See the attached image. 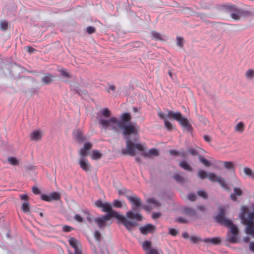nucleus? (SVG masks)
Listing matches in <instances>:
<instances>
[{
  "mask_svg": "<svg viewBox=\"0 0 254 254\" xmlns=\"http://www.w3.org/2000/svg\"><path fill=\"white\" fill-rule=\"evenodd\" d=\"M86 31L88 34H91L95 32L96 29L95 27L90 26L87 27Z\"/></svg>",
  "mask_w": 254,
  "mask_h": 254,
  "instance_id": "8fccbe9b",
  "label": "nucleus"
},
{
  "mask_svg": "<svg viewBox=\"0 0 254 254\" xmlns=\"http://www.w3.org/2000/svg\"><path fill=\"white\" fill-rule=\"evenodd\" d=\"M226 10L230 14L231 17L235 20H240L242 15H251L250 12L241 10L234 5L227 6Z\"/></svg>",
  "mask_w": 254,
  "mask_h": 254,
  "instance_id": "1a4fd4ad",
  "label": "nucleus"
},
{
  "mask_svg": "<svg viewBox=\"0 0 254 254\" xmlns=\"http://www.w3.org/2000/svg\"><path fill=\"white\" fill-rule=\"evenodd\" d=\"M130 193V191L129 190H127L125 188L118 190V193L119 195L125 196L128 199V197H130V196L129 195Z\"/></svg>",
  "mask_w": 254,
  "mask_h": 254,
  "instance_id": "7c9ffc66",
  "label": "nucleus"
},
{
  "mask_svg": "<svg viewBox=\"0 0 254 254\" xmlns=\"http://www.w3.org/2000/svg\"><path fill=\"white\" fill-rule=\"evenodd\" d=\"M58 72L60 73V76L64 79H69L71 78V76L69 72L64 68H61L58 69Z\"/></svg>",
  "mask_w": 254,
  "mask_h": 254,
  "instance_id": "b1692460",
  "label": "nucleus"
},
{
  "mask_svg": "<svg viewBox=\"0 0 254 254\" xmlns=\"http://www.w3.org/2000/svg\"><path fill=\"white\" fill-rule=\"evenodd\" d=\"M180 152V151H177V150H176L174 149H172L169 151V153L171 155H175L176 156H179Z\"/></svg>",
  "mask_w": 254,
  "mask_h": 254,
  "instance_id": "603ef678",
  "label": "nucleus"
},
{
  "mask_svg": "<svg viewBox=\"0 0 254 254\" xmlns=\"http://www.w3.org/2000/svg\"><path fill=\"white\" fill-rule=\"evenodd\" d=\"M70 88L71 91L80 94V86L77 82H71L70 84Z\"/></svg>",
  "mask_w": 254,
  "mask_h": 254,
  "instance_id": "bb28decb",
  "label": "nucleus"
},
{
  "mask_svg": "<svg viewBox=\"0 0 254 254\" xmlns=\"http://www.w3.org/2000/svg\"><path fill=\"white\" fill-rule=\"evenodd\" d=\"M94 237L96 239V240L99 242L101 241V235L100 234V233L98 231H96L94 233Z\"/></svg>",
  "mask_w": 254,
  "mask_h": 254,
  "instance_id": "3c124183",
  "label": "nucleus"
},
{
  "mask_svg": "<svg viewBox=\"0 0 254 254\" xmlns=\"http://www.w3.org/2000/svg\"><path fill=\"white\" fill-rule=\"evenodd\" d=\"M252 206L253 210L250 211L248 206L242 205L239 218L242 223L246 226L245 233L254 238V205Z\"/></svg>",
  "mask_w": 254,
  "mask_h": 254,
  "instance_id": "7ed1b4c3",
  "label": "nucleus"
},
{
  "mask_svg": "<svg viewBox=\"0 0 254 254\" xmlns=\"http://www.w3.org/2000/svg\"><path fill=\"white\" fill-rule=\"evenodd\" d=\"M184 212L185 214L192 217L197 218V215L195 210L190 207H185L184 209Z\"/></svg>",
  "mask_w": 254,
  "mask_h": 254,
  "instance_id": "4be33fe9",
  "label": "nucleus"
},
{
  "mask_svg": "<svg viewBox=\"0 0 254 254\" xmlns=\"http://www.w3.org/2000/svg\"><path fill=\"white\" fill-rule=\"evenodd\" d=\"M250 239L248 237H245L243 238V241L246 242L248 243L250 241Z\"/></svg>",
  "mask_w": 254,
  "mask_h": 254,
  "instance_id": "774afa93",
  "label": "nucleus"
},
{
  "mask_svg": "<svg viewBox=\"0 0 254 254\" xmlns=\"http://www.w3.org/2000/svg\"><path fill=\"white\" fill-rule=\"evenodd\" d=\"M179 166L185 170L189 172H192L193 169L189 164L186 161H181L179 164Z\"/></svg>",
  "mask_w": 254,
  "mask_h": 254,
  "instance_id": "a878e982",
  "label": "nucleus"
},
{
  "mask_svg": "<svg viewBox=\"0 0 254 254\" xmlns=\"http://www.w3.org/2000/svg\"><path fill=\"white\" fill-rule=\"evenodd\" d=\"M218 210L219 213L216 216V221L222 225L230 224L232 221L225 216L226 211V208L224 206H220Z\"/></svg>",
  "mask_w": 254,
  "mask_h": 254,
  "instance_id": "9d476101",
  "label": "nucleus"
},
{
  "mask_svg": "<svg viewBox=\"0 0 254 254\" xmlns=\"http://www.w3.org/2000/svg\"><path fill=\"white\" fill-rule=\"evenodd\" d=\"M109 90H112V91H115L116 90V87L114 85H110L109 86L108 92H109Z\"/></svg>",
  "mask_w": 254,
  "mask_h": 254,
  "instance_id": "69168bd1",
  "label": "nucleus"
},
{
  "mask_svg": "<svg viewBox=\"0 0 254 254\" xmlns=\"http://www.w3.org/2000/svg\"><path fill=\"white\" fill-rule=\"evenodd\" d=\"M204 139L207 142H210L211 141V138L208 135H204L203 136Z\"/></svg>",
  "mask_w": 254,
  "mask_h": 254,
  "instance_id": "e2e57ef3",
  "label": "nucleus"
},
{
  "mask_svg": "<svg viewBox=\"0 0 254 254\" xmlns=\"http://www.w3.org/2000/svg\"><path fill=\"white\" fill-rule=\"evenodd\" d=\"M219 163L227 170L234 171L235 169V165L233 161H220Z\"/></svg>",
  "mask_w": 254,
  "mask_h": 254,
  "instance_id": "412c9836",
  "label": "nucleus"
},
{
  "mask_svg": "<svg viewBox=\"0 0 254 254\" xmlns=\"http://www.w3.org/2000/svg\"><path fill=\"white\" fill-rule=\"evenodd\" d=\"M139 230L142 234L146 235L148 233H153L155 230V227L151 224H148L140 227Z\"/></svg>",
  "mask_w": 254,
  "mask_h": 254,
  "instance_id": "f3484780",
  "label": "nucleus"
},
{
  "mask_svg": "<svg viewBox=\"0 0 254 254\" xmlns=\"http://www.w3.org/2000/svg\"><path fill=\"white\" fill-rule=\"evenodd\" d=\"M147 203L149 204H152L155 206H159L160 205V203L155 198H148L147 199Z\"/></svg>",
  "mask_w": 254,
  "mask_h": 254,
  "instance_id": "58836bf2",
  "label": "nucleus"
},
{
  "mask_svg": "<svg viewBox=\"0 0 254 254\" xmlns=\"http://www.w3.org/2000/svg\"><path fill=\"white\" fill-rule=\"evenodd\" d=\"M55 80V76L47 73L41 78V81L44 85L51 84Z\"/></svg>",
  "mask_w": 254,
  "mask_h": 254,
  "instance_id": "a211bd4d",
  "label": "nucleus"
},
{
  "mask_svg": "<svg viewBox=\"0 0 254 254\" xmlns=\"http://www.w3.org/2000/svg\"><path fill=\"white\" fill-rule=\"evenodd\" d=\"M8 22L4 20H1L0 22V28L3 30H6L8 28Z\"/></svg>",
  "mask_w": 254,
  "mask_h": 254,
  "instance_id": "a19ab883",
  "label": "nucleus"
},
{
  "mask_svg": "<svg viewBox=\"0 0 254 254\" xmlns=\"http://www.w3.org/2000/svg\"><path fill=\"white\" fill-rule=\"evenodd\" d=\"M161 216L160 212H153L152 214V218L153 219H156L159 218Z\"/></svg>",
  "mask_w": 254,
  "mask_h": 254,
  "instance_id": "864d4df0",
  "label": "nucleus"
},
{
  "mask_svg": "<svg viewBox=\"0 0 254 254\" xmlns=\"http://www.w3.org/2000/svg\"><path fill=\"white\" fill-rule=\"evenodd\" d=\"M168 111L169 110L167 111V113ZM158 116L161 119L164 121L165 127L168 130L170 131H172L173 129V126L171 122H170L168 120V118H169L168 117V113L167 114H165L162 112L161 111H159L158 112Z\"/></svg>",
  "mask_w": 254,
  "mask_h": 254,
  "instance_id": "f8f14e48",
  "label": "nucleus"
},
{
  "mask_svg": "<svg viewBox=\"0 0 254 254\" xmlns=\"http://www.w3.org/2000/svg\"><path fill=\"white\" fill-rule=\"evenodd\" d=\"M32 191L33 193H34L35 194H39L41 193V191L39 188L36 186H33L32 188Z\"/></svg>",
  "mask_w": 254,
  "mask_h": 254,
  "instance_id": "de8ad7c7",
  "label": "nucleus"
},
{
  "mask_svg": "<svg viewBox=\"0 0 254 254\" xmlns=\"http://www.w3.org/2000/svg\"><path fill=\"white\" fill-rule=\"evenodd\" d=\"M187 152L190 153L192 156H197L198 158L199 156H201L199 155L198 151L196 149L192 148H188L187 149Z\"/></svg>",
  "mask_w": 254,
  "mask_h": 254,
  "instance_id": "e433bc0d",
  "label": "nucleus"
},
{
  "mask_svg": "<svg viewBox=\"0 0 254 254\" xmlns=\"http://www.w3.org/2000/svg\"><path fill=\"white\" fill-rule=\"evenodd\" d=\"M41 198L46 201H51L52 200H59L61 199V194L60 193L54 191L50 195L42 194L41 195Z\"/></svg>",
  "mask_w": 254,
  "mask_h": 254,
  "instance_id": "4468645a",
  "label": "nucleus"
},
{
  "mask_svg": "<svg viewBox=\"0 0 254 254\" xmlns=\"http://www.w3.org/2000/svg\"><path fill=\"white\" fill-rule=\"evenodd\" d=\"M244 124L242 122H239L235 127V131L240 133L242 132L244 130Z\"/></svg>",
  "mask_w": 254,
  "mask_h": 254,
  "instance_id": "473e14b6",
  "label": "nucleus"
},
{
  "mask_svg": "<svg viewBox=\"0 0 254 254\" xmlns=\"http://www.w3.org/2000/svg\"><path fill=\"white\" fill-rule=\"evenodd\" d=\"M250 250L254 253V242H250L249 244Z\"/></svg>",
  "mask_w": 254,
  "mask_h": 254,
  "instance_id": "680f3d73",
  "label": "nucleus"
},
{
  "mask_svg": "<svg viewBox=\"0 0 254 254\" xmlns=\"http://www.w3.org/2000/svg\"><path fill=\"white\" fill-rule=\"evenodd\" d=\"M151 242L150 241H144L142 244L143 249L145 251H149L151 249Z\"/></svg>",
  "mask_w": 254,
  "mask_h": 254,
  "instance_id": "4c0bfd02",
  "label": "nucleus"
},
{
  "mask_svg": "<svg viewBox=\"0 0 254 254\" xmlns=\"http://www.w3.org/2000/svg\"><path fill=\"white\" fill-rule=\"evenodd\" d=\"M102 157V154L99 150H93L91 152V158L93 160H99Z\"/></svg>",
  "mask_w": 254,
  "mask_h": 254,
  "instance_id": "c756f323",
  "label": "nucleus"
},
{
  "mask_svg": "<svg viewBox=\"0 0 254 254\" xmlns=\"http://www.w3.org/2000/svg\"><path fill=\"white\" fill-rule=\"evenodd\" d=\"M225 227L228 228L227 232L226 241L229 243L236 244L240 242V230L238 227L231 222L230 224H226Z\"/></svg>",
  "mask_w": 254,
  "mask_h": 254,
  "instance_id": "6e6552de",
  "label": "nucleus"
},
{
  "mask_svg": "<svg viewBox=\"0 0 254 254\" xmlns=\"http://www.w3.org/2000/svg\"><path fill=\"white\" fill-rule=\"evenodd\" d=\"M177 44L180 47H182L184 45V39L180 37H177Z\"/></svg>",
  "mask_w": 254,
  "mask_h": 254,
  "instance_id": "a18cd8bd",
  "label": "nucleus"
},
{
  "mask_svg": "<svg viewBox=\"0 0 254 254\" xmlns=\"http://www.w3.org/2000/svg\"><path fill=\"white\" fill-rule=\"evenodd\" d=\"M188 156V152H186L184 151V150H181L180 152V155L179 156H181L183 158H186Z\"/></svg>",
  "mask_w": 254,
  "mask_h": 254,
  "instance_id": "052dcab7",
  "label": "nucleus"
},
{
  "mask_svg": "<svg viewBox=\"0 0 254 254\" xmlns=\"http://www.w3.org/2000/svg\"><path fill=\"white\" fill-rule=\"evenodd\" d=\"M197 194L204 199L208 197V195L205 191L203 190H199L197 191Z\"/></svg>",
  "mask_w": 254,
  "mask_h": 254,
  "instance_id": "c03bdc74",
  "label": "nucleus"
},
{
  "mask_svg": "<svg viewBox=\"0 0 254 254\" xmlns=\"http://www.w3.org/2000/svg\"><path fill=\"white\" fill-rule=\"evenodd\" d=\"M151 34L152 35V37L155 39L156 40L160 41H164L163 36L160 33L156 31H152L151 32Z\"/></svg>",
  "mask_w": 254,
  "mask_h": 254,
  "instance_id": "2f4dec72",
  "label": "nucleus"
},
{
  "mask_svg": "<svg viewBox=\"0 0 254 254\" xmlns=\"http://www.w3.org/2000/svg\"><path fill=\"white\" fill-rule=\"evenodd\" d=\"M113 205L117 208H122L123 207V203L118 199H115L114 200Z\"/></svg>",
  "mask_w": 254,
  "mask_h": 254,
  "instance_id": "79ce46f5",
  "label": "nucleus"
},
{
  "mask_svg": "<svg viewBox=\"0 0 254 254\" xmlns=\"http://www.w3.org/2000/svg\"><path fill=\"white\" fill-rule=\"evenodd\" d=\"M243 194V190L239 187H234L233 192L230 194V198L234 201L238 200L237 196H240Z\"/></svg>",
  "mask_w": 254,
  "mask_h": 254,
  "instance_id": "6ab92c4d",
  "label": "nucleus"
},
{
  "mask_svg": "<svg viewBox=\"0 0 254 254\" xmlns=\"http://www.w3.org/2000/svg\"><path fill=\"white\" fill-rule=\"evenodd\" d=\"M112 217L116 218L121 222L129 231H131L133 227L136 226V224L133 221L127 220L125 216L120 214L119 212H112L110 214H107L95 218L94 221L99 229H104L108 225L107 221Z\"/></svg>",
  "mask_w": 254,
  "mask_h": 254,
  "instance_id": "f03ea898",
  "label": "nucleus"
},
{
  "mask_svg": "<svg viewBox=\"0 0 254 254\" xmlns=\"http://www.w3.org/2000/svg\"><path fill=\"white\" fill-rule=\"evenodd\" d=\"M21 200H24L22 203L21 209L24 212H28L30 211V204L28 202L29 197L27 194H21L20 195Z\"/></svg>",
  "mask_w": 254,
  "mask_h": 254,
  "instance_id": "dca6fc26",
  "label": "nucleus"
},
{
  "mask_svg": "<svg viewBox=\"0 0 254 254\" xmlns=\"http://www.w3.org/2000/svg\"><path fill=\"white\" fill-rule=\"evenodd\" d=\"M198 119L201 124L205 126L207 125L209 123V121L207 119L204 118L201 116H199L198 117Z\"/></svg>",
  "mask_w": 254,
  "mask_h": 254,
  "instance_id": "37998d69",
  "label": "nucleus"
},
{
  "mask_svg": "<svg viewBox=\"0 0 254 254\" xmlns=\"http://www.w3.org/2000/svg\"><path fill=\"white\" fill-rule=\"evenodd\" d=\"M69 243L74 249V254L70 253V254H82L81 245L78 240L73 237H71L69 240Z\"/></svg>",
  "mask_w": 254,
  "mask_h": 254,
  "instance_id": "ddd939ff",
  "label": "nucleus"
},
{
  "mask_svg": "<svg viewBox=\"0 0 254 254\" xmlns=\"http://www.w3.org/2000/svg\"><path fill=\"white\" fill-rule=\"evenodd\" d=\"M92 147V144L89 142H85L83 147L79 150L80 156L78 163L80 167L86 172H89L91 171L92 167L88 162L86 157L89 154V151Z\"/></svg>",
  "mask_w": 254,
  "mask_h": 254,
  "instance_id": "423d86ee",
  "label": "nucleus"
},
{
  "mask_svg": "<svg viewBox=\"0 0 254 254\" xmlns=\"http://www.w3.org/2000/svg\"><path fill=\"white\" fill-rule=\"evenodd\" d=\"M168 117L169 119H173L178 121L182 127L184 131L188 132H192V127L191 124L188 119L184 117L180 112H174L172 110L168 111Z\"/></svg>",
  "mask_w": 254,
  "mask_h": 254,
  "instance_id": "0eeeda50",
  "label": "nucleus"
},
{
  "mask_svg": "<svg viewBox=\"0 0 254 254\" xmlns=\"http://www.w3.org/2000/svg\"><path fill=\"white\" fill-rule=\"evenodd\" d=\"M95 204L97 207L101 208L103 212H107V214H110L112 212H117L113 210L111 203L107 202H104L100 199L96 201Z\"/></svg>",
  "mask_w": 254,
  "mask_h": 254,
  "instance_id": "9b49d317",
  "label": "nucleus"
},
{
  "mask_svg": "<svg viewBox=\"0 0 254 254\" xmlns=\"http://www.w3.org/2000/svg\"><path fill=\"white\" fill-rule=\"evenodd\" d=\"M246 77L249 79L252 80L254 78V70L253 69H249L245 72Z\"/></svg>",
  "mask_w": 254,
  "mask_h": 254,
  "instance_id": "72a5a7b5",
  "label": "nucleus"
},
{
  "mask_svg": "<svg viewBox=\"0 0 254 254\" xmlns=\"http://www.w3.org/2000/svg\"><path fill=\"white\" fill-rule=\"evenodd\" d=\"M197 176L201 179L207 178L213 183L217 182L222 188L226 190H229L230 187L227 182L226 179L220 176H218L214 173H207L202 170H198Z\"/></svg>",
  "mask_w": 254,
  "mask_h": 254,
  "instance_id": "39448f33",
  "label": "nucleus"
},
{
  "mask_svg": "<svg viewBox=\"0 0 254 254\" xmlns=\"http://www.w3.org/2000/svg\"><path fill=\"white\" fill-rule=\"evenodd\" d=\"M141 207H142V208H143L144 209H145L147 211H149L150 210V208H149V206H148V205H141Z\"/></svg>",
  "mask_w": 254,
  "mask_h": 254,
  "instance_id": "338daca9",
  "label": "nucleus"
},
{
  "mask_svg": "<svg viewBox=\"0 0 254 254\" xmlns=\"http://www.w3.org/2000/svg\"><path fill=\"white\" fill-rule=\"evenodd\" d=\"M7 160L8 163L12 166H18L20 163V160L15 157H8Z\"/></svg>",
  "mask_w": 254,
  "mask_h": 254,
  "instance_id": "cd10ccee",
  "label": "nucleus"
},
{
  "mask_svg": "<svg viewBox=\"0 0 254 254\" xmlns=\"http://www.w3.org/2000/svg\"><path fill=\"white\" fill-rule=\"evenodd\" d=\"M243 172L247 177L253 180H254V171L251 168L248 167H244Z\"/></svg>",
  "mask_w": 254,
  "mask_h": 254,
  "instance_id": "5701e85b",
  "label": "nucleus"
},
{
  "mask_svg": "<svg viewBox=\"0 0 254 254\" xmlns=\"http://www.w3.org/2000/svg\"><path fill=\"white\" fill-rule=\"evenodd\" d=\"M146 254H159L158 252L153 249H151L149 251L146 252Z\"/></svg>",
  "mask_w": 254,
  "mask_h": 254,
  "instance_id": "13d9d810",
  "label": "nucleus"
},
{
  "mask_svg": "<svg viewBox=\"0 0 254 254\" xmlns=\"http://www.w3.org/2000/svg\"><path fill=\"white\" fill-rule=\"evenodd\" d=\"M221 239L219 237L212 238H206L203 239L202 242L207 244H213L218 245L221 243Z\"/></svg>",
  "mask_w": 254,
  "mask_h": 254,
  "instance_id": "aec40b11",
  "label": "nucleus"
},
{
  "mask_svg": "<svg viewBox=\"0 0 254 254\" xmlns=\"http://www.w3.org/2000/svg\"><path fill=\"white\" fill-rule=\"evenodd\" d=\"M36 168V166L32 164H28L25 166V171L29 173L34 172Z\"/></svg>",
  "mask_w": 254,
  "mask_h": 254,
  "instance_id": "c9c22d12",
  "label": "nucleus"
},
{
  "mask_svg": "<svg viewBox=\"0 0 254 254\" xmlns=\"http://www.w3.org/2000/svg\"><path fill=\"white\" fill-rule=\"evenodd\" d=\"M178 232L177 230L174 228H170L169 229V234L172 236H175L178 234Z\"/></svg>",
  "mask_w": 254,
  "mask_h": 254,
  "instance_id": "5fc2aeb1",
  "label": "nucleus"
},
{
  "mask_svg": "<svg viewBox=\"0 0 254 254\" xmlns=\"http://www.w3.org/2000/svg\"><path fill=\"white\" fill-rule=\"evenodd\" d=\"M191 241L194 244H197L199 242H202L203 239L197 236H191L190 238Z\"/></svg>",
  "mask_w": 254,
  "mask_h": 254,
  "instance_id": "ea45409f",
  "label": "nucleus"
},
{
  "mask_svg": "<svg viewBox=\"0 0 254 254\" xmlns=\"http://www.w3.org/2000/svg\"><path fill=\"white\" fill-rule=\"evenodd\" d=\"M182 237L184 238V239H189L190 238V235L189 234H188V232H184V233H183L182 234Z\"/></svg>",
  "mask_w": 254,
  "mask_h": 254,
  "instance_id": "0e129e2a",
  "label": "nucleus"
},
{
  "mask_svg": "<svg viewBox=\"0 0 254 254\" xmlns=\"http://www.w3.org/2000/svg\"><path fill=\"white\" fill-rule=\"evenodd\" d=\"M196 209L197 210L201 211L202 212H204L207 210L206 207L204 205H199L196 207Z\"/></svg>",
  "mask_w": 254,
  "mask_h": 254,
  "instance_id": "49530a36",
  "label": "nucleus"
},
{
  "mask_svg": "<svg viewBox=\"0 0 254 254\" xmlns=\"http://www.w3.org/2000/svg\"><path fill=\"white\" fill-rule=\"evenodd\" d=\"M96 119L99 126L105 130H112L116 133H119L122 131L126 139V148L122 149V154L134 156L137 153V151H139L141 155L146 158H152L159 155L158 149L154 148L146 151L144 144L135 142L139 139V127L136 123H129L131 120L129 113H122L118 119L111 116L109 109L104 108L98 112Z\"/></svg>",
  "mask_w": 254,
  "mask_h": 254,
  "instance_id": "f257e3e1",
  "label": "nucleus"
},
{
  "mask_svg": "<svg viewBox=\"0 0 254 254\" xmlns=\"http://www.w3.org/2000/svg\"><path fill=\"white\" fill-rule=\"evenodd\" d=\"M73 229L72 227H70V226H67V225H64L63 226V230L64 232H69V231H71V230H72Z\"/></svg>",
  "mask_w": 254,
  "mask_h": 254,
  "instance_id": "6e6d98bb",
  "label": "nucleus"
},
{
  "mask_svg": "<svg viewBox=\"0 0 254 254\" xmlns=\"http://www.w3.org/2000/svg\"><path fill=\"white\" fill-rule=\"evenodd\" d=\"M187 197L191 201H194L196 199V195L193 193L188 194Z\"/></svg>",
  "mask_w": 254,
  "mask_h": 254,
  "instance_id": "09e8293b",
  "label": "nucleus"
},
{
  "mask_svg": "<svg viewBox=\"0 0 254 254\" xmlns=\"http://www.w3.org/2000/svg\"><path fill=\"white\" fill-rule=\"evenodd\" d=\"M43 134V132L41 129H34L29 134L30 139L33 141H38L42 139Z\"/></svg>",
  "mask_w": 254,
  "mask_h": 254,
  "instance_id": "2eb2a0df",
  "label": "nucleus"
},
{
  "mask_svg": "<svg viewBox=\"0 0 254 254\" xmlns=\"http://www.w3.org/2000/svg\"><path fill=\"white\" fill-rule=\"evenodd\" d=\"M177 221L181 223H187L188 221L186 219L182 217H179L177 219Z\"/></svg>",
  "mask_w": 254,
  "mask_h": 254,
  "instance_id": "bf43d9fd",
  "label": "nucleus"
},
{
  "mask_svg": "<svg viewBox=\"0 0 254 254\" xmlns=\"http://www.w3.org/2000/svg\"><path fill=\"white\" fill-rule=\"evenodd\" d=\"M199 161L202 163L204 165H205L207 167H209L211 165V163L207 159H206L203 156H199Z\"/></svg>",
  "mask_w": 254,
  "mask_h": 254,
  "instance_id": "f704fd0d",
  "label": "nucleus"
},
{
  "mask_svg": "<svg viewBox=\"0 0 254 254\" xmlns=\"http://www.w3.org/2000/svg\"><path fill=\"white\" fill-rule=\"evenodd\" d=\"M75 138L76 141L79 143H81L86 140V138L83 136L82 133L79 130H77L75 133Z\"/></svg>",
  "mask_w": 254,
  "mask_h": 254,
  "instance_id": "c85d7f7f",
  "label": "nucleus"
},
{
  "mask_svg": "<svg viewBox=\"0 0 254 254\" xmlns=\"http://www.w3.org/2000/svg\"><path fill=\"white\" fill-rule=\"evenodd\" d=\"M173 178L175 181L180 184H184L187 182V179L185 178L181 174L175 173L173 176Z\"/></svg>",
  "mask_w": 254,
  "mask_h": 254,
  "instance_id": "393cba45",
  "label": "nucleus"
},
{
  "mask_svg": "<svg viewBox=\"0 0 254 254\" xmlns=\"http://www.w3.org/2000/svg\"><path fill=\"white\" fill-rule=\"evenodd\" d=\"M129 201L132 204L131 210L126 213L125 218L127 220L133 221L137 225V221H140L142 219V216L137 212L142 205L141 199L136 195H132L128 197Z\"/></svg>",
  "mask_w": 254,
  "mask_h": 254,
  "instance_id": "20e7f679",
  "label": "nucleus"
},
{
  "mask_svg": "<svg viewBox=\"0 0 254 254\" xmlns=\"http://www.w3.org/2000/svg\"><path fill=\"white\" fill-rule=\"evenodd\" d=\"M74 218L75 220L80 223L83 221V219L79 214H75Z\"/></svg>",
  "mask_w": 254,
  "mask_h": 254,
  "instance_id": "4d7b16f0",
  "label": "nucleus"
}]
</instances>
